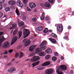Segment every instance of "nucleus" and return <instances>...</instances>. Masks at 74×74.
I'll use <instances>...</instances> for the list:
<instances>
[{"label": "nucleus", "mask_w": 74, "mask_h": 74, "mask_svg": "<svg viewBox=\"0 0 74 74\" xmlns=\"http://www.w3.org/2000/svg\"><path fill=\"white\" fill-rule=\"evenodd\" d=\"M15 56L16 58H17V57H18V56H19V54L18 53H16L15 54Z\"/></svg>", "instance_id": "obj_43"}, {"label": "nucleus", "mask_w": 74, "mask_h": 74, "mask_svg": "<svg viewBox=\"0 0 74 74\" xmlns=\"http://www.w3.org/2000/svg\"><path fill=\"white\" fill-rule=\"evenodd\" d=\"M49 32H52V30H49Z\"/></svg>", "instance_id": "obj_61"}, {"label": "nucleus", "mask_w": 74, "mask_h": 74, "mask_svg": "<svg viewBox=\"0 0 74 74\" xmlns=\"http://www.w3.org/2000/svg\"><path fill=\"white\" fill-rule=\"evenodd\" d=\"M11 63L10 62L7 64V66H10V65H11Z\"/></svg>", "instance_id": "obj_51"}, {"label": "nucleus", "mask_w": 74, "mask_h": 74, "mask_svg": "<svg viewBox=\"0 0 74 74\" xmlns=\"http://www.w3.org/2000/svg\"><path fill=\"white\" fill-rule=\"evenodd\" d=\"M37 45H32L29 47V50L30 51H33L35 47H37Z\"/></svg>", "instance_id": "obj_13"}, {"label": "nucleus", "mask_w": 74, "mask_h": 74, "mask_svg": "<svg viewBox=\"0 0 74 74\" xmlns=\"http://www.w3.org/2000/svg\"><path fill=\"white\" fill-rule=\"evenodd\" d=\"M17 40V37H14L12 40V41L11 43V45H12L13 44H14L15 42Z\"/></svg>", "instance_id": "obj_17"}, {"label": "nucleus", "mask_w": 74, "mask_h": 74, "mask_svg": "<svg viewBox=\"0 0 74 74\" xmlns=\"http://www.w3.org/2000/svg\"><path fill=\"white\" fill-rule=\"evenodd\" d=\"M23 56V53H22V52H20V53L19 58H22Z\"/></svg>", "instance_id": "obj_28"}, {"label": "nucleus", "mask_w": 74, "mask_h": 74, "mask_svg": "<svg viewBox=\"0 0 74 74\" xmlns=\"http://www.w3.org/2000/svg\"><path fill=\"white\" fill-rule=\"evenodd\" d=\"M51 36L54 38H57L56 35L54 33H52L51 34Z\"/></svg>", "instance_id": "obj_30"}, {"label": "nucleus", "mask_w": 74, "mask_h": 74, "mask_svg": "<svg viewBox=\"0 0 74 74\" xmlns=\"http://www.w3.org/2000/svg\"><path fill=\"white\" fill-rule=\"evenodd\" d=\"M54 55L55 56H58V53L56 52H55L54 53Z\"/></svg>", "instance_id": "obj_42"}, {"label": "nucleus", "mask_w": 74, "mask_h": 74, "mask_svg": "<svg viewBox=\"0 0 74 74\" xmlns=\"http://www.w3.org/2000/svg\"><path fill=\"white\" fill-rule=\"evenodd\" d=\"M51 58V56L50 55H47L45 57L46 59H48Z\"/></svg>", "instance_id": "obj_31"}, {"label": "nucleus", "mask_w": 74, "mask_h": 74, "mask_svg": "<svg viewBox=\"0 0 74 74\" xmlns=\"http://www.w3.org/2000/svg\"><path fill=\"white\" fill-rule=\"evenodd\" d=\"M72 15H74V11L72 13Z\"/></svg>", "instance_id": "obj_64"}, {"label": "nucleus", "mask_w": 74, "mask_h": 74, "mask_svg": "<svg viewBox=\"0 0 74 74\" xmlns=\"http://www.w3.org/2000/svg\"><path fill=\"white\" fill-rule=\"evenodd\" d=\"M27 10L28 11H31L32 10L31 9H29V8L27 7Z\"/></svg>", "instance_id": "obj_41"}, {"label": "nucleus", "mask_w": 74, "mask_h": 74, "mask_svg": "<svg viewBox=\"0 0 74 74\" xmlns=\"http://www.w3.org/2000/svg\"><path fill=\"white\" fill-rule=\"evenodd\" d=\"M40 20H41V21H43L45 20L44 19H41Z\"/></svg>", "instance_id": "obj_63"}, {"label": "nucleus", "mask_w": 74, "mask_h": 74, "mask_svg": "<svg viewBox=\"0 0 74 74\" xmlns=\"http://www.w3.org/2000/svg\"><path fill=\"white\" fill-rule=\"evenodd\" d=\"M61 59L62 60H63V59H64V57H62L61 58Z\"/></svg>", "instance_id": "obj_57"}, {"label": "nucleus", "mask_w": 74, "mask_h": 74, "mask_svg": "<svg viewBox=\"0 0 74 74\" xmlns=\"http://www.w3.org/2000/svg\"><path fill=\"white\" fill-rule=\"evenodd\" d=\"M60 69L62 70H66L67 69V67L64 65H61L60 67L56 68V73L57 74H62L63 72L61 71Z\"/></svg>", "instance_id": "obj_1"}, {"label": "nucleus", "mask_w": 74, "mask_h": 74, "mask_svg": "<svg viewBox=\"0 0 74 74\" xmlns=\"http://www.w3.org/2000/svg\"><path fill=\"white\" fill-rule=\"evenodd\" d=\"M30 34V32L29 30L26 29H24L23 30V37L24 38H26L28 36L29 34Z\"/></svg>", "instance_id": "obj_3"}, {"label": "nucleus", "mask_w": 74, "mask_h": 74, "mask_svg": "<svg viewBox=\"0 0 74 74\" xmlns=\"http://www.w3.org/2000/svg\"><path fill=\"white\" fill-rule=\"evenodd\" d=\"M23 2L24 4H26L27 3V0H23Z\"/></svg>", "instance_id": "obj_46"}, {"label": "nucleus", "mask_w": 74, "mask_h": 74, "mask_svg": "<svg viewBox=\"0 0 74 74\" xmlns=\"http://www.w3.org/2000/svg\"><path fill=\"white\" fill-rule=\"evenodd\" d=\"M40 49L41 50H44L47 48V46L45 45H42L40 44Z\"/></svg>", "instance_id": "obj_16"}, {"label": "nucleus", "mask_w": 74, "mask_h": 74, "mask_svg": "<svg viewBox=\"0 0 74 74\" xmlns=\"http://www.w3.org/2000/svg\"><path fill=\"white\" fill-rule=\"evenodd\" d=\"M22 32L21 31H19L18 32V38H21V36H22Z\"/></svg>", "instance_id": "obj_26"}, {"label": "nucleus", "mask_w": 74, "mask_h": 74, "mask_svg": "<svg viewBox=\"0 0 74 74\" xmlns=\"http://www.w3.org/2000/svg\"><path fill=\"white\" fill-rule=\"evenodd\" d=\"M10 44V43L8 42H5L2 45V47L4 48H9Z\"/></svg>", "instance_id": "obj_9"}, {"label": "nucleus", "mask_w": 74, "mask_h": 74, "mask_svg": "<svg viewBox=\"0 0 74 74\" xmlns=\"http://www.w3.org/2000/svg\"><path fill=\"white\" fill-rule=\"evenodd\" d=\"M3 13L2 12H0V18H1V17L3 16Z\"/></svg>", "instance_id": "obj_39"}, {"label": "nucleus", "mask_w": 74, "mask_h": 74, "mask_svg": "<svg viewBox=\"0 0 74 74\" xmlns=\"http://www.w3.org/2000/svg\"><path fill=\"white\" fill-rule=\"evenodd\" d=\"M57 60V58L56 57H54L52 58V60L53 61H55V60Z\"/></svg>", "instance_id": "obj_33"}, {"label": "nucleus", "mask_w": 74, "mask_h": 74, "mask_svg": "<svg viewBox=\"0 0 74 74\" xmlns=\"http://www.w3.org/2000/svg\"><path fill=\"white\" fill-rule=\"evenodd\" d=\"M27 60L30 61V59H27L26 60H25V61H27Z\"/></svg>", "instance_id": "obj_58"}, {"label": "nucleus", "mask_w": 74, "mask_h": 74, "mask_svg": "<svg viewBox=\"0 0 74 74\" xmlns=\"http://www.w3.org/2000/svg\"><path fill=\"white\" fill-rule=\"evenodd\" d=\"M45 52L47 53H52V50H51V49H49L45 51Z\"/></svg>", "instance_id": "obj_23"}, {"label": "nucleus", "mask_w": 74, "mask_h": 74, "mask_svg": "<svg viewBox=\"0 0 74 74\" xmlns=\"http://www.w3.org/2000/svg\"><path fill=\"white\" fill-rule=\"evenodd\" d=\"M12 25V27H10V29H16L13 32L14 36H15V34H16V32L18 31V28L16 27H17V25L16 24H13Z\"/></svg>", "instance_id": "obj_4"}, {"label": "nucleus", "mask_w": 74, "mask_h": 74, "mask_svg": "<svg viewBox=\"0 0 74 74\" xmlns=\"http://www.w3.org/2000/svg\"><path fill=\"white\" fill-rule=\"evenodd\" d=\"M45 13H42V16H40V19H44L45 18Z\"/></svg>", "instance_id": "obj_25"}, {"label": "nucleus", "mask_w": 74, "mask_h": 74, "mask_svg": "<svg viewBox=\"0 0 74 74\" xmlns=\"http://www.w3.org/2000/svg\"><path fill=\"white\" fill-rule=\"evenodd\" d=\"M40 63V61H37V62L34 63L32 64V66L34 67H35L36 66H37L38 64Z\"/></svg>", "instance_id": "obj_24"}, {"label": "nucleus", "mask_w": 74, "mask_h": 74, "mask_svg": "<svg viewBox=\"0 0 74 74\" xmlns=\"http://www.w3.org/2000/svg\"><path fill=\"white\" fill-rule=\"evenodd\" d=\"M23 19H26L27 18V16H23Z\"/></svg>", "instance_id": "obj_45"}, {"label": "nucleus", "mask_w": 74, "mask_h": 74, "mask_svg": "<svg viewBox=\"0 0 74 74\" xmlns=\"http://www.w3.org/2000/svg\"><path fill=\"white\" fill-rule=\"evenodd\" d=\"M49 17L48 16H45V18L46 19H49Z\"/></svg>", "instance_id": "obj_50"}, {"label": "nucleus", "mask_w": 74, "mask_h": 74, "mask_svg": "<svg viewBox=\"0 0 74 74\" xmlns=\"http://www.w3.org/2000/svg\"><path fill=\"white\" fill-rule=\"evenodd\" d=\"M50 64H51V63L50 61H47L43 64L42 65V66H49Z\"/></svg>", "instance_id": "obj_14"}, {"label": "nucleus", "mask_w": 74, "mask_h": 74, "mask_svg": "<svg viewBox=\"0 0 74 74\" xmlns=\"http://www.w3.org/2000/svg\"><path fill=\"white\" fill-rule=\"evenodd\" d=\"M68 28V29H70L71 28L70 27V26H69Z\"/></svg>", "instance_id": "obj_60"}, {"label": "nucleus", "mask_w": 74, "mask_h": 74, "mask_svg": "<svg viewBox=\"0 0 74 74\" xmlns=\"http://www.w3.org/2000/svg\"><path fill=\"white\" fill-rule=\"evenodd\" d=\"M44 6L45 7H47V8H49V7H51V5L48 2H46L44 4Z\"/></svg>", "instance_id": "obj_18"}, {"label": "nucleus", "mask_w": 74, "mask_h": 74, "mask_svg": "<svg viewBox=\"0 0 74 74\" xmlns=\"http://www.w3.org/2000/svg\"><path fill=\"white\" fill-rule=\"evenodd\" d=\"M53 70L52 69H47L45 72V74H51L53 73Z\"/></svg>", "instance_id": "obj_7"}, {"label": "nucleus", "mask_w": 74, "mask_h": 74, "mask_svg": "<svg viewBox=\"0 0 74 74\" xmlns=\"http://www.w3.org/2000/svg\"><path fill=\"white\" fill-rule=\"evenodd\" d=\"M57 29L58 32H62L63 27L61 25H60L57 26Z\"/></svg>", "instance_id": "obj_10"}, {"label": "nucleus", "mask_w": 74, "mask_h": 74, "mask_svg": "<svg viewBox=\"0 0 74 74\" xmlns=\"http://www.w3.org/2000/svg\"><path fill=\"white\" fill-rule=\"evenodd\" d=\"M14 60H15L14 59H13L12 60V62H14Z\"/></svg>", "instance_id": "obj_62"}, {"label": "nucleus", "mask_w": 74, "mask_h": 74, "mask_svg": "<svg viewBox=\"0 0 74 74\" xmlns=\"http://www.w3.org/2000/svg\"><path fill=\"white\" fill-rule=\"evenodd\" d=\"M3 5L2 4L0 5V10H2L3 8Z\"/></svg>", "instance_id": "obj_44"}, {"label": "nucleus", "mask_w": 74, "mask_h": 74, "mask_svg": "<svg viewBox=\"0 0 74 74\" xmlns=\"http://www.w3.org/2000/svg\"><path fill=\"white\" fill-rule=\"evenodd\" d=\"M38 17H36L33 18L32 19H38Z\"/></svg>", "instance_id": "obj_56"}, {"label": "nucleus", "mask_w": 74, "mask_h": 74, "mask_svg": "<svg viewBox=\"0 0 74 74\" xmlns=\"http://www.w3.org/2000/svg\"><path fill=\"white\" fill-rule=\"evenodd\" d=\"M49 40L52 42L53 44H56V40L54 39H52L51 38H49Z\"/></svg>", "instance_id": "obj_21"}, {"label": "nucleus", "mask_w": 74, "mask_h": 74, "mask_svg": "<svg viewBox=\"0 0 74 74\" xmlns=\"http://www.w3.org/2000/svg\"><path fill=\"white\" fill-rule=\"evenodd\" d=\"M3 34V32H0V36H1Z\"/></svg>", "instance_id": "obj_48"}, {"label": "nucleus", "mask_w": 74, "mask_h": 74, "mask_svg": "<svg viewBox=\"0 0 74 74\" xmlns=\"http://www.w3.org/2000/svg\"><path fill=\"white\" fill-rule=\"evenodd\" d=\"M10 10V8L8 7L5 9V11L6 12H8V11H9Z\"/></svg>", "instance_id": "obj_29"}, {"label": "nucleus", "mask_w": 74, "mask_h": 74, "mask_svg": "<svg viewBox=\"0 0 74 74\" xmlns=\"http://www.w3.org/2000/svg\"><path fill=\"white\" fill-rule=\"evenodd\" d=\"M23 73V71H21L18 72L19 74H22Z\"/></svg>", "instance_id": "obj_38"}, {"label": "nucleus", "mask_w": 74, "mask_h": 74, "mask_svg": "<svg viewBox=\"0 0 74 74\" xmlns=\"http://www.w3.org/2000/svg\"><path fill=\"white\" fill-rule=\"evenodd\" d=\"M11 8L12 9V10H14L15 8L14 7V6H12L11 7Z\"/></svg>", "instance_id": "obj_54"}, {"label": "nucleus", "mask_w": 74, "mask_h": 74, "mask_svg": "<svg viewBox=\"0 0 74 74\" xmlns=\"http://www.w3.org/2000/svg\"><path fill=\"white\" fill-rule=\"evenodd\" d=\"M16 12L17 14V15L18 16L20 15V14H19V12L17 9H16Z\"/></svg>", "instance_id": "obj_32"}, {"label": "nucleus", "mask_w": 74, "mask_h": 74, "mask_svg": "<svg viewBox=\"0 0 74 74\" xmlns=\"http://www.w3.org/2000/svg\"><path fill=\"white\" fill-rule=\"evenodd\" d=\"M5 39V38H4V36H1L0 37V43L2 42H3Z\"/></svg>", "instance_id": "obj_22"}, {"label": "nucleus", "mask_w": 74, "mask_h": 74, "mask_svg": "<svg viewBox=\"0 0 74 74\" xmlns=\"http://www.w3.org/2000/svg\"><path fill=\"white\" fill-rule=\"evenodd\" d=\"M69 38L68 36H65L64 37V39H65L66 40L68 39V38Z\"/></svg>", "instance_id": "obj_49"}, {"label": "nucleus", "mask_w": 74, "mask_h": 74, "mask_svg": "<svg viewBox=\"0 0 74 74\" xmlns=\"http://www.w3.org/2000/svg\"><path fill=\"white\" fill-rule=\"evenodd\" d=\"M41 51V50L40 48H37L35 50L36 53L37 54H38L39 56H44L45 55V53Z\"/></svg>", "instance_id": "obj_2"}, {"label": "nucleus", "mask_w": 74, "mask_h": 74, "mask_svg": "<svg viewBox=\"0 0 74 74\" xmlns=\"http://www.w3.org/2000/svg\"><path fill=\"white\" fill-rule=\"evenodd\" d=\"M40 58V56H34L33 58L31 59V62H36V61L39 60Z\"/></svg>", "instance_id": "obj_8"}, {"label": "nucleus", "mask_w": 74, "mask_h": 74, "mask_svg": "<svg viewBox=\"0 0 74 74\" xmlns=\"http://www.w3.org/2000/svg\"><path fill=\"white\" fill-rule=\"evenodd\" d=\"M8 53V52H7V51H5V53H4V54H6Z\"/></svg>", "instance_id": "obj_53"}, {"label": "nucleus", "mask_w": 74, "mask_h": 74, "mask_svg": "<svg viewBox=\"0 0 74 74\" xmlns=\"http://www.w3.org/2000/svg\"><path fill=\"white\" fill-rule=\"evenodd\" d=\"M48 1L51 4H53V3L54 0H48Z\"/></svg>", "instance_id": "obj_36"}, {"label": "nucleus", "mask_w": 74, "mask_h": 74, "mask_svg": "<svg viewBox=\"0 0 74 74\" xmlns=\"http://www.w3.org/2000/svg\"><path fill=\"white\" fill-rule=\"evenodd\" d=\"M13 51V50H12V49H10V50H9L8 51V52L9 53H11Z\"/></svg>", "instance_id": "obj_40"}, {"label": "nucleus", "mask_w": 74, "mask_h": 74, "mask_svg": "<svg viewBox=\"0 0 74 74\" xmlns=\"http://www.w3.org/2000/svg\"><path fill=\"white\" fill-rule=\"evenodd\" d=\"M23 42L24 43V45L25 47L28 46L30 44V40L25 39L23 40Z\"/></svg>", "instance_id": "obj_6"}, {"label": "nucleus", "mask_w": 74, "mask_h": 74, "mask_svg": "<svg viewBox=\"0 0 74 74\" xmlns=\"http://www.w3.org/2000/svg\"><path fill=\"white\" fill-rule=\"evenodd\" d=\"M25 25V23L22 21H21L18 23V25L19 27H22V26H24Z\"/></svg>", "instance_id": "obj_19"}, {"label": "nucleus", "mask_w": 74, "mask_h": 74, "mask_svg": "<svg viewBox=\"0 0 74 74\" xmlns=\"http://www.w3.org/2000/svg\"><path fill=\"white\" fill-rule=\"evenodd\" d=\"M48 32V28H46L45 30L44 31V33H47Z\"/></svg>", "instance_id": "obj_35"}, {"label": "nucleus", "mask_w": 74, "mask_h": 74, "mask_svg": "<svg viewBox=\"0 0 74 74\" xmlns=\"http://www.w3.org/2000/svg\"><path fill=\"white\" fill-rule=\"evenodd\" d=\"M9 4L11 5H14L15 4V1H11L8 2Z\"/></svg>", "instance_id": "obj_20"}, {"label": "nucleus", "mask_w": 74, "mask_h": 74, "mask_svg": "<svg viewBox=\"0 0 74 74\" xmlns=\"http://www.w3.org/2000/svg\"><path fill=\"white\" fill-rule=\"evenodd\" d=\"M16 71V68L13 67H10V68L8 70V72L11 74L13 73L14 72Z\"/></svg>", "instance_id": "obj_5"}, {"label": "nucleus", "mask_w": 74, "mask_h": 74, "mask_svg": "<svg viewBox=\"0 0 74 74\" xmlns=\"http://www.w3.org/2000/svg\"><path fill=\"white\" fill-rule=\"evenodd\" d=\"M40 44L43 45H46L47 44V42H46L45 40H44Z\"/></svg>", "instance_id": "obj_27"}, {"label": "nucleus", "mask_w": 74, "mask_h": 74, "mask_svg": "<svg viewBox=\"0 0 74 74\" xmlns=\"http://www.w3.org/2000/svg\"><path fill=\"white\" fill-rule=\"evenodd\" d=\"M5 1V0H0V4H3Z\"/></svg>", "instance_id": "obj_37"}, {"label": "nucleus", "mask_w": 74, "mask_h": 74, "mask_svg": "<svg viewBox=\"0 0 74 74\" xmlns=\"http://www.w3.org/2000/svg\"><path fill=\"white\" fill-rule=\"evenodd\" d=\"M12 22H11L10 23H9V25H12Z\"/></svg>", "instance_id": "obj_59"}, {"label": "nucleus", "mask_w": 74, "mask_h": 74, "mask_svg": "<svg viewBox=\"0 0 74 74\" xmlns=\"http://www.w3.org/2000/svg\"><path fill=\"white\" fill-rule=\"evenodd\" d=\"M16 4L17 6H18L21 8H22L23 7V4H22V2L20 0H17Z\"/></svg>", "instance_id": "obj_11"}, {"label": "nucleus", "mask_w": 74, "mask_h": 74, "mask_svg": "<svg viewBox=\"0 0 74 74\" xmlns=\"http://www.w3.org/2000/svg\"><path fill=\"white\" fill-rule=\"evenodd\" d=\"M42 29H43V27H39L36 28L35 29V30L37 33H38L39 31H41Z\"/></svg>", "instance_id": "obj_12"}, {"label": "nucleus", "mask_w": 74, "mask_h": 74, "mask_svg": "<svg viewBox=\"0 0 74 74\" xmlns=\"http://www.w3.org/2000/svg\"><path fill=\"white\" fill-rule=\"evenodd\" d=\"M29 6L31 8L33 9V8L36 7V5L34 3H31L29 4Z\"/></svg>", "instance_id": "obj_15"}, {"label": "nucleus", "mask_w": 74, "mask_h": 74, "mask_svg": "<svg viewBox=\"0 0 74 74\" xmlns=\"http://www.w3.org/2000/svg\"><path fill=\"white\" fill-rule=\"evenodd\" d=\"M70 73L71 74H73V73H74V72H73V71H71Z\"/></svg>", "instance_id": "obj_55"}, {"label": "nucleus", "mask_w": 74, "mask_h": 74, "mask_svg": "<svg viewBox=\"0 0 74 74\" xmlns=\"http://www.w3.org/2000/svg\"><path fill=\"white\" fill-rule=\"evenodd\" d=\"M6 6H7V4L6 3H5L3 5L4 7H6Z\"/></svg>", "instance_id": "obj_52"}, {"label": "nucleus", "mask_w": 74, "mask_h": 74, "mask_svg": "<svg viewBox=\"0 0 74 74\" xmlns=\"http://www.w3.org/2000/svg\"><path fill=\"white\" fill-rule=\"evenodd\" d=\"M44 69L43 67H40L37 69V70H43V69Z\"/></svg>", "instance_id": "obj_34"}, {"label": "nucleus", "mask_w": 74, "mask_h": 74, "mask_svg": "<svg viewBox=\"0 0 74 74\" xmlns=\"http://www.w3.org/2000/svg\"><path fill=\"white\" fill-rule=\"evenodd\" d=\"M32 20L33 21V22H36V21H37V19H32Z\"/></svg>", "instance_id": "obj_47"}]
</instances>
